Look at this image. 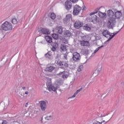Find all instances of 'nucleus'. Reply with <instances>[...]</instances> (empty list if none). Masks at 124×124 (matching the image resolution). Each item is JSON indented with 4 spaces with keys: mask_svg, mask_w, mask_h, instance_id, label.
Segmentation results:
<instances>
[{
    "mask_svg": "<svg viewBox=\"0 0 124 124\" xmlns=\"http://www.w3.org/2000/svg\"><path fill=\"white\" fill-rule=\"evenodd\" d=\"M12 23L13 25H16V24H18V20L16 17H14L12 18Z\"/></svg>",
    "mask_w": 124,
    "mask_h": 124,
    "instance_id": "26",
    "label": "nucleus"
},
{
    "mask_svg": "<svg viewBox=\"0 0 124 124\" xmlns=\"http://www.w3.org/2000/svg\"><path fill=\"white\" fill-rule=\"evenodd\" d=\"M54 69H55V67H54V66H50L46 67V71H48V72H52Z\"/></svg>",
    "mask_w": 124,
    "mask_h": 124,
    "instance_id": "21",
    "label": "nucleus"
},
{
    "mask_svg": "<svg viewBox=\"0 0 124 124\" xmlns=\"http://www.w3.org/2000/svg\"><path fill=\"white\" fill-rule=\"evenodd\" d=\"M63 73H64V72H60L59 73V75H62V74H63Z\"/></svg>",
    "mask_w": 124,
    "mask_h": 124,
    "instance_id": "47",
    "label": "nucleus"
},
{
    "mask_svg": "<svg viewBox=\"0 0 124 124\" xmlns=\"http://www.w3.org/2000/svg\"><path fill=\"white\" fill-rule=\"evenodd\" d=\"M66 48V45L63 44L61 45L60 49L62 51H63V52H66V51H67Z\"/></svg>",
    "mask_w": 124,
    "mask_h": 124,
    "instance_id": "20",
    "label": "nucleus"
},
{
    "mask_svg": "<svg viewBox=\"0 0 124 124\" xmlns=\"http://www.w3.org/2000/svg\"><path fill=\"white\" fill-rule=\"evenodd\" d=\"M80 45L81 46H89L90 43L87 41L82 40L80 41Z\"/></svg>",
    "mask_w": 124,
    "mask_h": 124,
    "instance_id": "16",
    "label": "nucleus"
},
{
    "mask_svg": "<svg viewBox=\"0 0 124 124\" xmlns=\"http://www.w3.org/2000/svg\"><path fill=\"white\" fill-rule=\"evenodd\" d=\"M97 117L95 118V120L96 121H99V122H101L103 119L101 118H102V114L100 113H97Z\"/></svg>",
    "mask_w": 124,
    "mask_h": 124,
    "instance_id": "18",
    "label": "nucleus"
},
{
    "mask_svg": "<svg viewBox=\"0 0 124 124\" xmlns=\"http://www.w3.org/2000/svg\"><path fill=\"white\" fill-rule=\"evenodd\" d=\"M46 87L48 89L49 92H55L57 93V90H58V88L55 87L52 84V82L50 79L47 80L46 83Z\"/></svg>",
    "mask_w": 124,
    "mask_h": 124,
    "instance_id": "3",
    "label": "nucleus"
},
{
    "mask_svg": "<svg viewBox=\"0 0 124 124\" xmlns=\"http://www.w3.org/2000/svg\"><path fill=\"white\" fill-rule=\"evenodd\" d=\"M107 16H108L109 18H113V17L115 16V13H114L113 10L109 9L107 11Z\"/></svg>",
    "mask_w": 124,
    "mask_h": 124,
    "instance_id": "12",
    "label": "nucleus"
},
{
    "mask_svg": "<svg viewBox=\"0 0 124 124\" xmlns=\"http://www.w3.org/2000/svg\"><path fill=\"white\" fill-rule=\"evenodd\" d=\"M82 10V7L78 4L75 5L73 7V15L74 16H78L81 11Z\"/></svg>",
    "mask_w": 124,
    "mask_h": 124,
    "instance_id": "4",
    "label": "nucleus"
},
{
    "mask_svg": "<svg viewBox=\"0 0 124 124\" xmlns=\"http://www.w3.org/2000/svg\"><path fill=\"white\" fill-rule=\"evenodd\" d=\"M69 76V74H68V72H64L63 73V75H62V78L63 79L67 78Z\"/></svg>",
    "mask_w": 124,
    "mask_h": 124,
    "instance_id": "23",
    "label": "nucleus"
},
{
    "mask_svg": "<svg viewBox=\"0 0 124 124\" xmlns=\"http://www.w3.org/2000/svg\"><path fill=\"white\" fill-rule=\"evenodd\" d=\"M59 64L62 66V65H64V62H62V61H60L59 62Z\"/></svg>",
    "mask_w": 124,
    "mask_h": 124,
    "instance_id": "35",
    "label": "nucleus"
},
{
    "mask_svg": "<svg viewBox=\"0 0 124 124\" xmlns=\"http://www.w3.org/2000/svg\"><path fill=\"white\" fill-rule=\"evenodd\" d=\"M1 30L6 31H12L13 26L11 23L6 21L1 25Z\"/></svg>",
    "mask_w": 124,
    "mask_h": 124,
    "instance_id": "2",
    "label": "nucleus"
},
{
    "mask_svg": "<svg viewBox=\"0 0 124 124\" xmlns=\"http://www.w3.org/2000/svg\"><path fill=\"white\" fill-rule=\"evenodd\" d=\"M71 34H72V33H71V32L65 31L64 32V35L65 37H70V36H71Z\"/></svg>",
    "mask_w": 124,
    "mask_h": 124,
    "instance_id": "24",
    "label": "nucleus"
},
{
    "mask_svg": "<svg viewBox=\"0 0 124 124\" xmlns=\"http://www.w3.org/2000/svg\"><path fill=\"white\" fill-rule=\"evenodd\" d=\"M85 9H86V6L85 5H83L82 6V11H84V10H85Z\"/></svg>",
    "mask_w": 124,
    "mask_h": 124,
    "instance_id": "44",
    "label": "nucleus"
},
{
    "mask_svg": "<svg viewBox=\"0 0 124 124\" xmlns=\"http://www.w3.org/2000/svg\"><path fill=\"white\" fill-rule=\"evenodd\" d=\"M91 22H93V23H94V22H96V23L100 24L101 23V20L99 19V17H98L97 16H96V15H94L91 18Z\"/></svg>",
    "mask_w": 124,
    "mask_h": 124,
    "instance_id": "10",
    "label": "nucleus"
},
{
    "mask_svg": "<svg viewBox=\"0 0 124 124\" xmlns=\"http://www.w3.org/2000/svg\"><path fill=\"white\" fill-rule=\"evenodd\" d=\"M83 65H79L78 67V72H81V71H82V70H83Z\"/></svg>",
    "mask_w": 124,
    "mask_h": 124,
    "instance_id": "33",
    "label": "nucleus"
},
{
    "mask_svg": "<svg viewBox=\"0 0 124 124\" xmlns=\"http://www.w3.org/2000/svg\"><path fill=\"white\" fill-rule=\"evenodd\" d=\"M29 93L28 92V91H26L25 93V94H28Z\"/></svg>",
    "mask_w": 124,
    "mask_h": 124,
    "instance_id": "55",
    "label": "nucleus"
},
{
    "mask_svg": "<svg viewBox=\"0 0 124 124\" xmlns=\"http://www.w3.org/2000/svg\"><path fill=\"white\" fill-rule=\"evenodd\" d=\"M92 28H93V24L90 23L86 24L83 27V30L87 31H91Z\"/></svg>",
    "mask_w": 124,
    "mask_h": 124,
    "instance_id": "11",
    "label": "nucleus"
},
{
    "mask_svg": "<svg viewBox=\"0 0 124 124\" xmlns=\"http://www.w3.org/2000/svg\"><path fill=\"white\" fill-rule=\"evenodd\" d=\"M59 34H62V31L59 32Z\"/></svg>",
    "mask_w": 124,
    "mask_h": 124,
    "instance_id": "54",
    "label": "nucleus"
},
{
    "mask_svg": "<svg viewBox=\"0 0 124 124\" xmlns=\"http://www.w3.org/2000/svg\"><path fill=\"white\" fill-rule=\"evenodd\" d=\"M97 122H98V124H103V122H102V121L101 122H100L99 121H97Z\"/></svg>",
    "mask_w": 124,
    "mask_h": 124,
    "instance_id": "49",
    "label": "nucleus"
},
{
    "mask_svg": "<svg viewBox=\"0 0 124 124\" xmlns=\"http://www.w3.org/2000/svg\"><path fill=\"white\" fill-rule=\"evenodd\" d=\"M60 40H62L63 42V43H64L65 44H67V40L65 39V38H62V37H59Z\"/></svg>",
    "mask_w": 124,
    "mask_h": 124,
    "instance_id": "28",
    "label": "nucleus"
},
{
    "mask_svg": "<svg viewBox=\"0 0 124 124\" xmlns=\"http://www.w3.org/2000/svg\"><path fill=\"white\" fill-rule=\"evenodd\" d=\"M22 90H26V87H22Z\"/></svg>",
    "mask_w": 124,
    "mask_h": 124,
    "instance_id": "53",
    "label": "nucleus"
},
{
    "mask_svg": "<svg viewBox=\"0 0 124 124\" xmlns=\"http://www.w3.org/2000/svg\"><path fill=\"white\" fill-rule=\"evenodd\" d=\"M118 33H119V31H117L116 33H111L110 31H103L102 34L103 36H105V37L108 39V40L106 41L104 43V44H108L109 41L111 39H113L114 37H115L116 35L118 34Z\"/></svg>",
    "mask_w": 124,
    "mask_h": 124,
    "instance_id": "1",
    "label": "nucleus"
},
{
    "mask_svg": "<svg viewBox=\"0 0 124 124\" xmlns=\"http://www.w3.org/2000/svg\"><path fill=\"white\" fill-rule=\"evenodd\" d=\"M43 34H49L50 33V31H42Z\"/></svg>",
    "mask_w": 124,
    "mask_h": 124,
    "instance_id": "36",
    "label": "nucleus"
},
{
    "mask_svg": "<svg viewBox=\"0 0 124 124\" xmlns=\"http://www.w3.org/2000/svg\"><path fill=\"white\" fill-rule=\"evenodd\" d=\"M50 18L52 20H55L56 19V15L54 13H51L50 14Z\"/></svg>",
    "mask_w": 124,
    "mask_h": 124,
    "instance_id": "31",
    "label": "nucleus"
},
{
    "mask_svg": "<svg viewBox=\"0 0 124 124\" xmlns=\"http://www.w3.org/2000/svg\"><path fill=\"white\" fill-rule=\"evenodd\" d=\"M55 30L58 31H62V26H57Z\"/></svg>",
    "mask_w": 124,
    "mask_h": 124,
    "instance_id": "29",
    "label": "nucleus"
},
{
    "mask_svg": "<svg viewBox=\"0 0 124 124\" xmlns=\"http://www.w3.org/2000/svg\"><path fill=\"white\" fill-rule=\"evenodd\" d=\"M123 16V20H124V11H123V12L122 13Z\"/></svg>",
    "mask_w": 124,
    "mask_h": 124,
    "instance_id": "50",
    "label": "nucleus"
},
{
    "mask_svg": "<svg viewBox=\"0 0 124 124\" xmlns=\"http://www.w3.org/2000/svg\"><path fill=\"white\" fill-rule=\"evenodd\" d=\"M40 104V107L42 112H45L46 109H47V105H46V102L45 101H41L39 102Z\"/></svg>",
    "mask_w": 124,
    "mask_h": 124,
    "instance_id": "8",
    "label": "nucleus"
},
{
    "mask_svg": "<svg viewBox=\"0 0 124 124\" xmlns=\"http://www.w3.org/2000/svg\"><path fill=\"white\" fill-rule=\"evenodd\" d=\"M38 31H49V29H47L46 28H43L42 27L38 28Z\"/></svg>",
    "mask_w": 124,
    "mask_h": 124,
    "instance_id": "25",
    "label": "nucleus"
},
{
    "mask_svg": "<svg viewBox=\"0 0 124 124\" xmlns=\"http://www.w3.org/2000/svg\"><path fill=\"white\" fill-rule=\"evenodd\" d=\"M8 122L7 121H5V120H3L2 122L1 123V124H7Z\"/></svg>",
    "mask_w": 124,
    "mask_h": 124,
    "instance_id": "37",
    "label": "nucleus"
},
{
    "mask_svg": "<svg viewBox=\"0 0 124 124\" xmlns=\"http://www.w3.org/2000/svg\"><path fill=\"white\" fill-rule=\"evenodd\" d=\"M72 17L71 16V15L68 14L66 16V17L63 18V23H65L66 22H69L70 21V19H72Z\"/></svg>",
    "mask_w": 124,
    "mask_h": 124,
    "instance_id": "13",
    "label": "nucleus"
},
{
    "mask_svg": "<svg viewBox=\"0 0 124 124\" xmlns=\"http://www.w3.org/2000/svg\"><path fill=\"white\" fill-rule=\"evenodd\" d=\"M28 104H29V103H27L26 104V105H25V107H28Z\"/></svg>",
    "mask_w": 124,
    "mask_h": 124,
    "instance_id": "52",
    "label": "nucleus"
},
{
    "mask_svg": "<svg viewBox=\"0 0 124 124\" xmlns=\"http://www.w3.org/2000/svg\"><path fill=\"white\" fill-rule=\"evenodd\" d=\"M113 11H114V17L115 19H117L118 20H120L121 17H123V12H122V10L118 11V10L115 9H112Z\"/></svg>",
    "mask_w": 124,
    "mask_h": 124,
    "instance_id": "7",
    "label": "nucleus"
},
{
    "mask_svg": "<svg viewBox=\"0 0 124 124\" xmlns=\"http://www.w3.org/2000/svg\"><path fill=\"white\" fill-rule=\"evenodd\" d=\"M100 71V70L97 69L95 71V73H97V74H98V73H99V72Z\"/></svg>",
    "mask_w": 124,
    "mask_h": 124,
    "instance_id": "39",
    "label": "nucleus"
},
{
    "mask_svg": "<svg viewBox=\"0 0 124 124\" xmlns=\"http://www.w3.org/2000/svg\"><path fill=\"white\" fill-rule=\"evenodd\" d=\"M103 47H104V46L102 45L99 47H98V48H97L93 52V54H95L97 52H98L100 49H101V48H103Z\"/></svg>",
    "mask_w": 124,
    "mask_h": 124,
    "instance_id": "32",
    "label": "nucleus"
},
{
    "mask_svg": "<svg viewBox=\"0 0 124 124\" xmlns=\"http://www.w3.org/2000/svg\"><path fill=\"white\" fill-rule=\"evenodd\" d=\"M70 0V1H69ZM67 0L65 2V8L66 10H70L71 7H72V3H77L79 0ZM71 1V2H70Z\"/></svg>",
    "mask_w": 124,
    "mask_h": 124,
    "instance_id": "6",
    "label": "nucleus"
},
{
    "mask_svg": "<svg viewBox=\"0 0 124 124\" xmlns=\"http://www.w3.org/2000/svg\"><path fill=\"white\" fill-rule=\"evenodd\" d=\"M93 124H98V121H97V120H96V121L93 122Z\"/></svg>",
    "mask_w": 124,
    "mask_h": 124,
    "instance_id": "45",
    "label": "nucleus"
},
{
    "mask_svg": "<svg viewBox=\"0 0 124 124\" xmlns=\"http://www.w3.org/2000/svg\"><path fill=\"white\" fill-rule=\"evenodd\" d=\"M40 43H41V44H45V43L43 41L40 42Z\"/></svg>",
    "mask_w": 124,
    "mask_h": 124,
    "instance_id": "51",
    "label": "nucleus"
},
{
    "mask_svg": "<svg viewBox=\"0 0 124 124\" xmlns=\"http://www.w3.org/2000/svg\"><path fill=\"white\" fill-rule=\"evenodd\" d=\"M109 121H110V119L107 122H105V120H103V121H102V122L103 123H104V124H107L109 122Z\"/></svg>",
    "mask_w": 124,
    "mask_h": 124,
    "instance_id": "40",
    "label": "nucleus"
},
{
    "mask_svg": "<svg viewBox=\"0 0 124 124\" xmlns=\"http://www.w3.org/2000/svg\"><path fill=\"white\" fill-rule=\"evenodd\" d=\"M106 115L104 114V115H102V118L103 117H106Z\"/></svg>",
    "mask_w": 124,
    "mask_h": 124,
    "instance_id": "58",
    "label": "nucleus"
},
{
    "mask_svg": "<svg viewBox=\"0 0 124 124\" xmlns=\"http://www.w3.org/2000/svg\"><path fill=\"white\" fill-rule=\"evenodd\" d=\"M108 29H113L116 25V18L115 17H110L108 19Z\"/></svg>",
    "mask_w": 124,
    "mask_h": 124,
    "instance_id": "5",
    "label": "nucleus"
},
{
    "mask_svg": "<svg viewBox=\"0 0 124 124\" xmlns=\"http://www.w3.org/2000/svg\"><path fill=\"white\" fill-rule=\"evenodd\" d=\"M94 14H95L94 12H93L90 14V16H92V15H94Z\"/></svg>",
    "mask_w": 124,
    "mask_h": 124,
    "instance_id": "46",
    "label": "nucleus"
},
{
    "mask_svg": "<svg viewBox=\"0 0 124 124\" xmlns=\"http://www.w3.org/2000/svg\"><path fill=\"white\" fill-rule=\"evenodd\" d=\"M103 31H108L107 30H104Z\"/></svg>",
    "mask_w": 124,
    "mask_h": 124,
    "instance_id": "57",
    "label": "nucleus"
},
{
    "mask_svg": "<svg viewBox=\"0 0 124 124\" xmlns=\"http://www.w3.org/2000/svg\"><path fill=\"white\" fill-rule=\"evenodd\" d=\"M56 47H55L54 46H52V48H51V50L53 51V52H55V51H56Z\"/></svg>",
    "mask_w": 124,
    "mask_h": 124,
    "instance_id": "41",
    "label": "nucleus"
},
{
    "mask_svg": "<svg viewBox=\"0 0 124 124\" xmlns=\"http://www.w3.org/2000/svg\"><path fill=\"white\" fill-rule=\"evenodd\" d=\"M121 30L118 31H120Z\"/></svg>",
    "mask_w": 124,
    "mask_h": 124,
    "instance_id": "62",
    "label": "nucleus"
},
{
    "mask_svg": "<svg viewBox=\"0 0 124 124\" xmlns=\"http://www.w3.org/2000/svg\"><path fill=\"white\" fill-rule=\"evenodd\" d=\"M40 122H41V124H43V117H42L41 118V120H40Z\"/></svg>",
    "mask_w": 124,
    "mask_h": 124,
    "instance_id": "48",
    "label": "nucleus"
},
{
    "mask_svg": "<svg viewBox=\"0 0 124 124\" xmlns=\"http://www.w3.org/2000/svg\"><path fill=\"white\" fill-rule=\"evenodd\" d=\"M45 57L46 59H48V60H51V58H52V51H48L46 54L45 55Z\"/></svg>",
    "mask_w": 124,
    "mask_h": 124,
    "instance_id": "17",
    "label": "nucleus"
},
{
    "mask_svg": "<svg viewBox=\"0 0 124 124\" xmlns=\"http://www.w3.org/2000/svg\"><path fill=\"white\" fill-rule=\"evenodd\" d=\"M82 90H83V89L82 88L78 90L72 96L69 97L68 99H70V98H73L75 97V96H76V95H77V94H78V93H80V92Z\"/></svg>",
    "mask_w": 124,
    "mask_h": 124,
    "instance_id": "19",
    "label": "nucleus"
},
{
    "mask_svg": "<svg viewBox=\"0 0 124 124\" xmlns=\"http://www.w3.org/2000/svg\"><path fill=\"white\" fill-rule=\"evenodd\" d=\"M84 37H85V36H81L82 39H84Z\"/></svg>",
    "mask_w": 124,
    "mask_h": 124,
    "instance_id": "56",
    "label": "nucleus"
},
{
    "mask_svg": "<svg viewBox=\"0 0 124 124\" xmlns=\"http://www.w3.org/2000/svg\"><path fill=\"white\" fill-rule=\"evenodd\" d=\"M45 39L48 43H52L53 42V39L50 36H46Z\"/></svg>",
    "mask_w": 124,
    "mask_h": 124,
    "instance_id": "15",
    "label": "nucleus"
},
{
    "mask_svg": "<svg viewBox=\"0 0 124 124\" xmlns=\"http://www.w3.org/2000/svg\"><path fill=\"white\" fill-rule=\"evenodd\" d=\"M52 46L55 48H58V47H59V44H58L57 43H52Z\"/></svg>",
    "mask_w": 124,
    "mask_h": 124,
    "instance_id": "34",
    "label": "nucleus"
},
{
    "mask_svg": "<svg viewBox=\"0 0 124 124\" xmlns=\"http://www.w3.org/2000/svg\"><path fill=\"white\" fill-rule=\"evenodd\" d=\"M99 17L100 18H105L106 17V13H102L100 11L98 12Z\"/></svg>",
    "mask_w": 124,
    "mask_h": 124,
    "instance_id": "22",
    "label": "nucleus"
},
{
    "mask_svg": "<svg viewBox=\"0 0 124 124\" xmlns=\"http://www.w3.org/2000/svg\"><path fill=\"white\" fill-rule=\"evenodd\" d=\"M45 120H46V121H50L51 120H53V116H47L45 117Z\"/></svg>",
    "mask_w": 124,
    "mask_h": 124,
    "instance_id": "30",
    "label": "nucleus"
},
{
    "mask_svg": "<svg viewBox=\"0 0 124 124\" xmlns=\"http://www.w3.org/2000/svg\"><path fill=\"white\" fill-rule=\"evenodd\" d=\"M63 57L65 60H67V54H66V53L63 54Z\"/></svg>",
    "mask_w": 124,
    "mask_h": 124,
    "instance_id": "38",
    "label": "nucleus"
},
{
    "mask_svg": "<svg viewBox=\"0 0 124 124\" xmlns=\"http://www.w3.org/2000/svg\"><path fill=\"white\" fill-rule=\"evenodd\" d=\"M64 66H65V67H68V63H67V62H64Z\"/></svg>",
    "mask_w": 124,
    "mask_h": 124,
    "instance_id": "43",
    "label": "nucleus"
},
{
    "mask_svg": "<svg viewBox=\"0 0 124 124\" xmlns=\"http://www.w3.org/2000/svg\"><path fill=\"white\" fill-rule=\"evenodd\" d=\"M52 31H54V30H52Z\"/></svg>",
    "mask_w": 124,
    "mask_h": 124,
    "instance_id": "60",
    "label": "nucleus"
},
{
    "mask_svg": "<svg viewBox=\"0 0 124 124\" xmlns=\"http://www.w3.org/2000/svg\"><path fill=\"white\" fill-rule=\"evenodd\" d=\"M73 60L74 62H79L81 60L80 54L77 52H75L73 54Z\"/></svg>",
    "mask_w": 124,
    "mask_h": 124,
    "instance_id": "9",
    "label": "nucleus"
},
{
    "mask_svg": "<svg viewBox=\"0 0 124 124\" xmlns=\"http://www.w3.org/2000/svg\"><path fill=\"white\" fill-rule=\"evenodd\" d=\"M51 36L54 39H55V40L59 39V34H56V33L51 34Z\"/></svg>",
    "mask_w": 124,
    "mask_h": 124,
    "instance_id": "27",
    "label": "nucleus"
},
{
    "mask_svg": "<svg viewBox=\"0 0 124 124\" xmlns=\"http://www.w3.org/2000/svg\"><path fill=\"white\" fill-rule=\"evenodd\" d=\"M121 84H124V82L121 83Z\"/></svg>",
    "mask_w": 124,
    "mask_h": 124,
    "instance_id": "61",
    "label": "nucleus"
},
{
    "mask_svg": "<svg viewBox=\"0 0 124 124\" xmlns=\"http://www.w3.org/2000/svg\"><path fill=\"white\" fill-rule=\"evenodd\" d=\"M82 25L83 24L81 23V22H80L79 20H77L74 23V27L77 29H80V28L82 27Z\"/></svg>",
    "mask_w": 124,
    "mask_h": 124,
    "instance_id": "14",
    "label": "nucleus"
},
{
    "mask_svg": "<svg viewBox=\"0 0 124 124\" xmlns=\"http://www.w3.org/2000/svg\"><path fill=\"white\" fill-rule=\"evenodd\" d=\"M108 114H106V116H108Z\"/></svg>",
    "mask_w": 124,
    "mask_h": 124,
    "instance_id": "59",
    "label": "nucleus"
},
{
    "mask_svg": "<svg viewBox=\"0 0 124 124\" xmlns=\"http://www.w3.org/2000/svg\"><path fill=\"white\" fill-rule=\"evenodd\" d=\"M93 12H94V14H96V13H97V12H98V8H97L96 10H95Z\"/></svg>",
    "mask_w": 124,
    "mask_h": 124,
    "instance_id": "42",
    "label": "nucleus"
}]
</instances>
